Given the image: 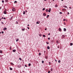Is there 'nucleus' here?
<instances>
[{
	"label": "nucleus",
	"instance_id": "f257e3e1",
	"mask_svg": "<svg viewBox=\"0 0 73 73\" xmlns=\"http://www.w3.org/2000/svg\"><path fill=\"white\" fill-rule=\"evenodd\" d=\"M62 11H66V9H62Z\"/></svg>",
	"mask_w": 73,
	"mask_h": 73
},
{
	"label": "nucleus",
	"instance_id": "f03ea898",
	"mask_svg": "<svg viewBox=\"0 0 73 73\" xmlns=\"http://www.w3.org/2000/svg\"><path fill=\"white\" fill-rule=\"evenodd\" d=\"M40 23V22L39 21L36 22V24H39Z\"/></svg>",
	"mask_w": 73,
	"mask_h": 73
},
{
	"label": "nucleus",
	"instance_id": "7ed1b4c3",
	"mask_svg": "<svg viewBox=\"0 0 73 73\" xmlns=\"http://www.w3.org/2000/svg\"><path fill=\"white\" fill-rule=\"evenodd\" d=\"M50 11H51V8H50L49 10L48 11V12H50Z\"/></svg>",
	"mask_w": 73,
	"mask_h": 73
},
{
	"label": "nucleus",
	"instance_id": "20e7f679",
	"mask_svg": "<svg viewBox=\"0 0 73 73\" xmlns=\"http://www.w3.org/2000/svg\"><path fill=\"white\" fill-rule=\"evenodd\" d=\"M5 3H7V2H8V0H5Z\"/></svg>",
	"mask_w": 73,
	"mask_h": 73
},
{
	"label": "nucleus",
	"instance_id": "39448f33",
	"mask_svg": "<svg viewBox=\"0 0 73 73\" xmlns=\"http://www.w3.org/2000/svg\"><path fill=\"white\" fill-rule=\"evenodd\" d=\"M46 14L45 13H43V16H46Z\"/></svg>",
	"mask_w": 73,
	"mask_h": 73
},
{
	"label": "nucleus",
	"instance_id": "423d86ee",
	"mask_svg": "<svg viewBox=\"0 0 73 73\" xmlns=\"http://www.w3.org/2000/svg\"><path fill=\"white\" fill-rule=\"evenodd\" d=\"M3 13H4V14H7V12H6V11H5L3 12Z\"/></svg>",
	"mask_w": 73,
	"mask_h": 73
},
{
	"label": "nucleus",
	"instance_id": "0eeeda50",
	"mask_svg": "<svg viewBox=\"0 0 73 73\" xmlns=\"http://www.w3.org/2000/svg\"><path fill=\"white\" fill-rule=\"evenodd\" d=\"M18 68H20V67H21V66H20V65H19L18 66Z\"/></svg>",
	"mask_w": 73,
	"mask_h": 73
},
{
	"label": "nucleus",
	"instance_id": "6e6552de",
	"mask_svg": "<svg viewBox=\"0 0 73 73\" xmlns=\"http://www.w3.org/2000/svg\"><path fill=\"white\" fill-rule=\"evenodd\" d=\"M66 29L65 28H64V32H66Z\"/></svg>",
	"mask_w": 73,
	"mask_h": 73
},
{
	"label": "nucleus",
	"instance_id": "1a4fd4ad",
	"mask_svg": "<svg viewBox=\"0 0 73 73\" xmlns=\"http://www.w3.org/2000/svg\"><path fill=\"white\" fill-rule=\"evenodd\" d=\"M59 31H62V30L61 29V28H59Z\"/></svg>",
	"mask_w": 73,
	"mask_h": 73
},
{
	"label": "nucleus",
	"instance_id": "9d476101",
	"mask_svg": "<svg viewBox=\"0 0 73 73\" xmlns=\"http://www.w3.org/2000/svg\"><path fill=\"white\" fill-rule=\"evenodd\" d=\"M9 69L10 70H12V69H13V68L10 67V68H9Z\"/></svg>",
	"mask_w": 73,
	"mask_h": 73
},
{
	"label": "nucleus",
	"instance_id": "9b49d317",
	"mask_svg": "<svg viewBox=\"0 0 73 73\" xmlns=\"http://www.w3.org/2000/svg\"><path fill=\"white\" fill-rule=\"evenodd\" d=\"M3 30H7V29L6 27L5 28L3 29Z\"/></svg>",
	"mask_w": 73,
	"mask_h": 73
},
{
	"label": "nucleus",
	"instance_id": "f8f14e48",
	"mask_svg": "<svg viewBox=\"0 0 73 73\" xmlns=\"http://www.w3.org/2000/svg\"><path fill=\"white\" fill-rule=\"evenodd\" d=\"M47 48L48 49H50V47H49V46H48L47 47Z\"/></svg>",
	"mask_w": 73,
	"mask_h": 73
},
{
	"label": "nucleus",
	"instance_id": "ddd939ff",
	"mask_svg": "<svg viewBox=\"0 0 73 73\" xmlns=\"http://www.w3.org/2000/svg\"><path fill=\"white\" fill-rule=\"evenodd\" d=\"M16 50H13V52H16Z\"/></svg>",
	"mask_w": 73,
	"mask_h": 73
},
{
	"label": "nucleus",
	"instance_id": "4468645a",
	"mask_svg": "<svg viewBox=\"0 0 73 73\" xmlns=\"http://www.w3.org/2000/svg\"><path fill=\"white\" fill-rule=\"evenodd\" d=\"M70 45L71 46H72V45H73V43H70Z\"/></svg>",
	"mask_w": 73,
	"mask_h": 73
},
{
	"label": "nucleus",
	"instance_id": "2eb2a0df",
	"mask_svg": "<svg viewBox=\"0 0 73 73\" xmlns=\"http://www.w3.org/2000/svg\"><path fill=\"white\" fill-rule=\"evenodd\" d=\"M46 12H48V9H46Z\"/></svg>",
	"mask_w": 73,
	"mask_h": 73
},
{
	"label": "nucleus",
	"instance_id": "dca6fc26",
	"mask_svg": "<svg viewBox=\"0 0 73 73\" xmlns=\"http://www.w3.org/2000/svg\"><path fill=\"white\" fill-rule=\"evenodd\" d=\"M64 8H67L68 7H67V6H64Z\"/></svg>",
	"mask_w": 73,
	"mask_h": 73
},
{
	"label": "nucleus",
	"instance_id": "f3484780",
	"mask_svg": "<svg viewBox=\"0 0 73 73\" xmlns=\"http://www.w3.org/2000/svg\"><path fill=\"white\" fill-rule=\"evenodd\" d=\"M62 38H64V37H65V36H64V35H63L62 36Z\"/></svg>",
	"mask_w": 73,
	"mask_h": 73
},
{
	"label": "nucleus",
	"instance_id": "a211bd4d",
	"mask_svg": "<svg viewBox=\"0 0 73 73\" xmlns=\"http://www.w3.org/2000/svg\"><path fill=\"white\" fill-rule=\"evenodd\" d=\"M2 52H3L2 51V50H0V53H2Z\"/></svg>",
	"mask_w": 73,
	"mask_h": 73
},
{
	"label": "nucleus",
	"instance_id": "6ab92c4d",
	"mask_svg": "<svg viewBox=\"0 0 73 73\" xmlns=\"http://www.w3.org/2000/svg\"><path fill=\"white\" fill-rule=\"evenodd\" d=\"M22 31H25V29H22Z\"/></svg>",
	"mask_w": 73,
	"mask_h": 73
},
{
	"label": "nucleus",
	"instance_id": "aec40b11",
	"mask_svg": "<svg viewBox=\"0 0 73 73\" xmlns=\"http://www.w3.org/2000/svg\"><path fill=\"white\" fill-rule=\"evenodd\" d=\"M56 43H57V44H58L59 43L58 41L57 40L56 41Z\"/></svg>",
	"mask_w": 73,
	"mask_h": 73
},
{
	"label": "nucleus",
	"instance_id": "412c9836",
	"mask_svg": "<svg viewBox=\"0 0 73 73\" xmlns=\"http://www.w3.org/2000/svg\"><path fill=\"white\" fill-rule=\"evenodd\" d=\"M19 41V38L17 39V40H16V42H17Z\"/></svg>",
	"mask_w": 73,
	"mask_h": 73
},
{
	"label": "nucleus",
	"instance_id": "4be33fe9",
	"mask_svg": "<svg viewBox=\"0 0 73 73\" xmlns=\"http://www.w3.org/2000/svg\"><path fill=\"white\" fill-rule=\"evenodd\" d=\"M50 71H51V72H52V71H53V68H51Z\"/></svg>",
	"mask_w": 73,
	"mask_h": 73
},
{
	"label": "nucleus",
	"instance_id": "5701e85b",
	"mask_svg": "<svg viewBox=\"0 0 73 73\" xmlns=\"http://www.w3.org/2000/svg\"><path fill=\"white\" fill-rule=\"evenodd\" d=\"M13 16L11 17V18L10 19L12 20V19H13Z\"/></svg>",
	"mask_w": 73,
	"mask_h": 73
},
{
	"label": "nucleus",
	"instance_id": "b1692460",
	"mask_svg": "<svg viewBox=\"0 0 73 73\" xmlns=\"http://www.w3.org/2000/svg\"><path fill=\"white\" fill-rule=\"evenodd\" d=\"M49 17V15H47L46 18H48V17Z\"/></svg>",
	"mask_w": 73,
	"mask_h": 73
},
{
	"label": "nucleus",
	"instance_id": "393cba45",
	"mask_svg": "<svg viewBox=\"0 0 73 73\" xmlns=\"http://www.w3.org/2000/svg\"><path fill=\"white\" fill-rule=\"evenodd\" d=\"M25 11H23V15H25Z\"/></svg>",
	"mask_w": 73,
	"mask_h": 73
},
{
	"label": "nucleus",
	"instance_id": "a878e982",
	"mask_svg": "<svg viewBox=\"0 0 73 73\" xmlns=\"http://www.w3.org/2000/svg\"><path fill=\"white\" fill-rule=\"evenodd\" d=\"M11 65H14V64H13V63H12V62L11 63Z\"/></svg>",
	"mask_w": 73,
	"mask_h": 73
},
{
	"label": "nucleus",
	"instance_id": "bb28decb",
	"mask_svg": "<svg viewBox=\"0 0 73 73\" xmlns=\"http://www.w3.org/2000/svg\"><path fill=\"white\" fill-rule=\"evenodd\" d=\"M31 64L29 63V66H31Z\"/></svg>",
	"mask_w": 73,
	"mask_h": 73
},
{
	"label": "nucleus",
	"instance_id": "cd10ccee",
	"mask_svg": "<svg viewBox=\"0 0 73 73\" xmlns=\"http://www.w3.org/2000/svg\"><path fill=\"white\" fill-rule=\"evenodd\" d=\"M39 36H40V37H41V36H42V35H41V34H39Z\"/></svg>",
	"mask_w": 73,
	"mask_h": 73
},
{
	"label": "nucleus",
	"instance_id": "c85d7f7f",
	"mask_svg": "<svg viewBox=\"0 0 73 73\" xmlns=\"http://www.w3.org/2000/svg\"><path fill=\"white\" fill-rule=\"evenodd\" d=\"M15 9H12V11H13V12H14L15 11Z\"/></svg>",
	"mask_w": 73,
	"mask_h": 73
},
{
	"label": "nucleus",
	"instance_id": "c756f323",
	"mask_svg": "<svg viewBox=\"0 0 73 73\" xmlns=\"http://www.w3.org/2000/svg\"><path fill=\"white\" fill-rule=\"evenodd\" d=\"M45 58H46V59H47V58H48V57L47 56H45Z\"/></svg>",
	"mask_w": 73,
	"mask_h": 73
},
{
	"label": "nucleus",
	"instance_id": "7c9ffc66",
	"mask_svg": "<svg viewBox=\"0 0 73 73\" xmlns=\"http://www.w3.org/2000/svg\"><path fill=\"white\" fill-rule=\"evenodd\" d=\"M55 7H57V5H55Z\"/></svg>",
	"mask_w": 73,
	"mask_h": 73
},
{
	"label": "nucleus",
	"instance_id": "2f4dec72",
	"mask_svg": "<svg viewBox=\"0 0 73 73\" xmlns=\"http://www.w3.org/2000/svg\"><path fill=\"white\" fill-rule=\"evenodd\" d=\"M45 9L44 8H43V9H42V10L43 11H44L45 10Z\"/></svg>",
	"mask_w": 73,
	"mask_h": 73
},
{
	"label": "nucleus",
	"instance_id": "473e14b6",
	"mask_svg": "<svg viewBox=\"0 0 73 73\" xmlns=\"http://www.w3.org/2000/svg\"><path fill=\"white\" fill-rule=\"evenodd\" d=\"M60 60H59L58 61V62H59V63H60Z\"/></svg>",
	"mask_w": 73,
	"mask_h": 73
},
{
	"label": "nucleus",
	"instance_id": "72a5a7b5",
	"mask_svg": "<svg viewBox=\"0 0 73 73\" xmlns=\"http://www.w3.org/2000/svg\"><path fill=\"white\" fill-rule=\"evenodd\" d=\"M43 36L44 37H45V35H43Z\"/></svg>",
	"mask_w": 73,
	"mask_h": 73
},
{
	"label": "nucleus",
	"instance_id": "f704fd0d",
	"mask_svg": "<svg viewBox=\"0 0 73 73\" xmlns=\"http://www.w3.org/2000/svg\"><path fill=\"white\" fill-rule=\"evenodd\" d=\"M2 2L3 3H4V1H3V0H2Z\"/></svg>",
	"mask_w": 73,
	"mask_h": 73
},
{
	"label": "nucleus",
	"instance_id": "c9c22d12",
	"mask_svg": "<svg viewBox=\"0 0 73 73\" xmlns=\"http://www.w3.org/2000/svg\"><path fill=\"white\" fill-rule=\"evenodd\" d=\"M42 64H43L44 62V61H42Z\"/></svg>",
	"mask_w": 73,
	"mask_h": 73
},
{
	"label": "nucleus",
	"instance_id": "e433bc0d",
	"mask_svg": "<svg viewBox=\"0 0 73 73\" xmlns=\"http://www.w3.org/2000/svg\"><path fill=\"white\" fill-rule=\"evenodd\" d=\"M60 14H62V13L61 12H60L59 13Z\"/></svg>",
	"mask_w": 73,
	"mask_h": 73
},
{
	"label": "nucleus",
	"instance_id": "4c0bfd02",
	"mask_svg": "<svg viewBox=\"0 0 73 73\" xmlns=\"http://www.w3.org/2000/svg\"><path fill=\"white\" fill-rule=\"evenodd\" d=\"M19 59L21 61V58H19Z\"/></svg>",
	"mask_w": 73,
	"mask_h": 73
},
{
	"label": "nucleus",
	"instance_id": "58836bf2",
	"mask_svg": "<svg viewBox=\"0 0 73 73\" xmlns=\"http://www.w3.org/2000/svg\"><path fill=\"white\" fill-rule=\"evenodd\" d=\"M14 3H17V1H15Z\"/></svg>",
	"mask_w": 73,
	"mask_h": 73
},
{
	"label": "nucleus",
	"instance_id": "ea45409f",
	"mask_svg": "<svg viewBox=\"0 0 73 73\" xmlns=\"http://www.w3.org/2000/svg\"><path fill=\"white\" fill-rule=\"evenodd\" d=\"M46 43H47V44H49V43L48 42H46Z\"/></svg>",
	"mask_w": 73,
	"mask_h": 73
},
{
	"label": "nucleus",
	"instance_id": "a19ab883",
	"mask_svg": "<svg viewBox=\"0 0 73 73\" xmlns=\"http://www.w3.org/2000/svg\"><path fill=\"white\" fill-rule=\"evenodd\" d=\"M1 24H4V23L3 22H1Z\"/></svg>",
	"mask_w": 73,
	"mask_h": 73
},
{
	"label": "nucleus",
	"instance_id": "79ce46f5",
	"mask_svg": "<svg viewBox=\"0 0 73 73\" xmlns=\"http://www.w3.org/2000/svg\"><path fill=\"white\" fill-rule=\"evenodd\" d=\"M65 21V19H63V21Z\"/></svg>",
	"mask_w": 73,
	"mask_h": 73
},
{
	"label": "nucleus",
	"instance_id": "37998d69",
	"mask_svg": "<svg viewBox=\"0 0 73 73\" xmlns=\"http://www.w3.org/2000/svg\"><path fill=\"white\" fill-rule=\"evenodd\" d=\"M1 33H2L3 34V33H4V32L3 31H2L1 32Z\"/></svg>",
	"mask_w": 73,
	"mask_h": 73
},
{
	"label": "nucleus",
	"instance_id": "c03bdc74",
	"mask_svg": "<svg viewBox=\"0 0 73 73\" xmlns=\"http://www.w3.org/2000/svg\"><path fill=\"white\" fill-rule=\"evenodd\" d=\"M57 48H59L60 46H58Z\"/></svg>",
	"mask_w": 73,
	"mask_h": 73
},
{
	"label": "nucleus",
	"instance_id": "a18cd8bd",
	"mask_svg": "<svg viewBox=\"0 0 73 73\" xmlns=\"http://www.w3.org/2000/svg\"><path fill=\"white\" fill-rule=\"evenodd\" d=\"M3 19H4V20H5V19H6V18H5L4 17L3 18Z\"/></svg>",
	"mask_w": 73,
	"mask_h": 73
},
{
	"label": "nucleus",
	"instance_id": "49530a36",
	"mask_svg": "<svg viewBox=\"0 0 73 73\" xmlns=\"http://www.w3.org/2000/svg\"><path fill=\"white\" fill-rule=\"evenodd\" d=\"M25 67H27V65H25Z\"/></svg>",
	"mask_w": 73,
	"mask_h": 73
},
{
	"label": "nucleus",
	"instance_id": "de8ad7c7",
	"mask_svg": "<svg viewBox=\"0 0 73 73\" xmlns=\"http://www.w3.org/2000/svg\"><path fill=\"white\" fill-rule=\"evenodd\" d=\"M48 40H50V38H48Z\"/></svg>",
	"mask_w": 73,
	"mask_h": 73
},
{
	"label": "nucleus",
	"instance_id": "09e8293b",
	"mask_svg": "<svg viewBox=\"0 0 73 73\" xmlns=\"http://www.w3.org/2000/svg\"><path fill=\"white\" fill-rule=\"evenodd\" d=\"M27 28H28V29H29V27H28Z\"/></svg>",
	"mask_w": 73,
	"mask_h": 73
},
{
	"label": "nucleus",
	"instance_id": "8fccbe9b",
	"mask_svg": "<svg viewBox=\"0 0 73 73\" xmlns=\"http://www.w3.org/2000/svg\"><path fill=\"white\" fill-rule=\"evenodd\" d=\"M48 73H50V71H48Z\"/></svg>",
	"mask_w": 73,
	"mask_h": 73
},
{
	"label": "nucleus",
	"instance_id": "3c124183",
	"mask_svg": "<svg viewBox=\"0 0 73 73\" xmlns=\"http://www.w3.org/2000/svg\"><path fill=\"white\" fill-rule=\"evenodd\" d=\"M39 55H41V53H39Z\"/></svg>",
	"mask_w": 73,
	"mask_h": 73
},
{
	"label": "nucleus",
	"instance_id": "603ef678",
	"mask_svg": "<svg viewBox=\"0 0 73 73\" xmlns=\"http://www.w3.org/2000/svg\"><path fill=\"white\" fill-rule=\"evenodd\" d=\"M16 23H17V24H18V23L17 22V21H16Z\"/></svg>",
	"mask_w": 73,
	"mask_h": 73
},
{
	"label": "nucleus",
	"instance_id": "864d4df0",
	"mask_svg": "<svg viewBox=\"0 0 73 73\" xmlns=\"http://www.w3.org/2000/svg\"><path fill=\"white\" fill-rule=\"evenodd\" d=\"M50 35V33H49L48 34V35Z\"/></svg>",
	"mask_w": 73,
	"mask_h": 73
},
{
	"label": "nucleus",
	"instance_id": "5fc2aeb1",
	"mask_svg": "<svg viewBox=\"0 0 73 73\" xmlns=\"http://www.w3.org/2000/svg\"><path fill=\"white\" fill-rule=\"evenodd\" d=\"M45 31H46V28L45 29Z\"/></svg>",
	"mask_w": 73,
	"mask_h": 73
},
{
	"label": "nucleus",
	"instance_id": "6e6d98bb",
	"mask_svg": "<svg viewBox=\"0 0 73 73\" xmlns=\"http://www.w3.org/2000/svg\"><path fill=\"white\" fill-rule=\"evenodd\" d=\"M64 25H66V24H65V22L64 23Z\"/></svg>",
	"mask_w": 73,
	"mask_h": 73
},
{
	"label": "nucleus",
	"instance_id": "4d7b16f0",
	"mask_svg": "<svg viewBox=\"0 0 73 73\" xmlns=\"http://www.w3.org/2000/svg\"><path fill=\"white\" fill-rule=\"evenodd\" d=\"M69 8H70V9H72L71 8V7H69Z\"/></svg>",
	"mask_w": 73,
	"mask_h": 73
},
{
	"label": "nucleus",
	"instance_id": "13d9d810",
	"mask_svg": "<svg viewBox=\"0 0 73 73\" xmlns=\"http://www.w3.org/2000/svg\"><path fill=\"white\" fill-rule=\"evenodd\" d=\"M68 15H69V13L68 12Z\"/></svg>",
	"mask_w": 73,
	"mask_h": 73
},
{
	"label": "nucleus",
	"instance_id": "bf43d9fd",
	"mask_svg": "<svg viewBox=\"0 0 73 73\" xmlns=\"http://www.w3.org/2000/svg\"><path fill=\"white\" fill-rule=\"evenodd\" d=\"M2 19H3V17H2L1 18Z\"/></svg>",
	"mask_w": 73,
	"mask_h": 73
},
{
	"label": "nucleus",
	"instance_id": "052dcab7",
	"mask_svg": "<svg viewBox=\"0 0 73 73\" xmlns=\"http://www.w3.org/2000/svg\"><path fill=\"white\" fill-rule=\"evenodd\" d=\"M27 26H29V25H28Z\"/></svg>",
	"mask_w": 73,
	"mask_h": 73
},
{
	"label": "nucleus",
	"instance_id": "680f3d73",
	"mask_svg": "<svg viewBox=\"0 0 73 73\" xmlns=\"http://www.w3.org/2000/svg\"><path fill=\"white\" fill-rule=\"evenodd\" d=\"M55 61H57V60H56L55 59Z\"/></svg>",
	"mask_w": 73,
	"mask_h": 73
},
{
	"label": "nucleus",
	"instance_id": "e2e57ef3",
	"mask_svg": "<svg viewBox=\"0 0 73 73\" xmlns=\"http://www.w3.org/2000/svg\"><path fill=\"white\" fill-rule=\"evenodd\" d=\"M49 64H51V63L50 62H49Z\"/></svg>",
	"mask_w": 73,
	"mask_h": 73
},
{
	"label": "nucleus",
	"instance_id": "0e129e2a",
	"mask_svg": "<svg viewBox=\"0 0 73 73\" xmlns=\"http://www.w3.org/2000/svg\"><path fill=\"white\" fill-rule=\"evenodd\" d=\"M0 9H1V7H0Z\"/></svg>",
	"mask_w": 73,
	"mask_h": 73
},
{
	"label": "nucleus",
	"instance_id": "69168bd1",
	"mask_svg": "<svg viewBox=\"0 0 73 73\" xmlns=\"http://www.w3.org/2000/svg\"><path fill=\"white\" fill-rule=\"evenodd\" d=\"M38 52H39V51H40V50H38Z\"/></svg>",
	"mask_w": 73,
	"mask_h": 73
},
{
	"label": "nucleus",
	"instance_id": "338daca9",
	"mask_svg": "<svg viewBox=\"0 0 73 73\" xmlns=\"http://www.w3.org/2000/svg\"><path fill=\"white\" fill-rule=\"evenodd\" d=\"M53 1H54V0H53Z\"/></svg>",
	"mask_w": 73,
	"mask_h": 73
},
{
	"label": "nucleus",
	"instance_id": "774afa93",
	"mask_svg": "<svg viewBox=\"0 0 73 73\" xmlns=\"http://www.w3.org/2000/svg\"><path fill=\"white\" fill-rule=\"evenodd\" d=\"M46 0H44V1H46Z\"/></svg>",
	"mask_w": 73,
	"mask_h": 73
}]
</instances>
